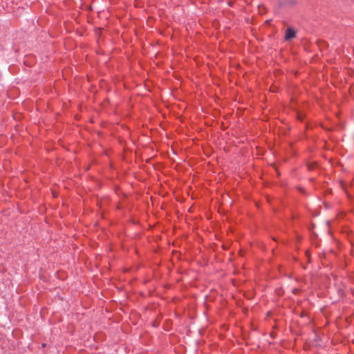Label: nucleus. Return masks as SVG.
<instances>
[{
    "mask_svg": "<svg viewBox=\"0 0 354 354\" xmlns=\"http://www.w3.org/2000/svg\"><path fill=\"white\" fill-rule=\"evenodd\" d=\"M295 35H296V33H295V30L293 29H292L291 28H288L286 32L285 39H286V40H290V39L294 38L295 37Z\"/></svg>",
    "mask_w": 354,
    "mask_h": 354,
    "instance_id": "nucleus-1",
    "label": "nucleus"
}]
</instances>
